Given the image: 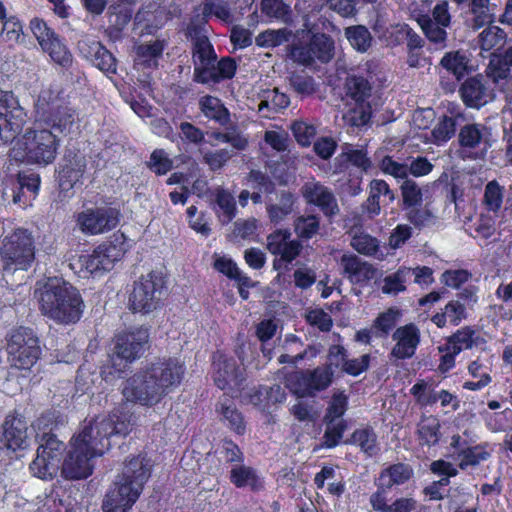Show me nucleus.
I'll return each mask as SVG.
<instances>
[{
  "mask_svg": "<svg viewBox=\"0 0 512 512\" xmlns=\"http://www.w3.org/2000/svg\"><path fill=\"white\" fill-rule=\"evenodd\" d=\"M80 53L106 76L117 73V59L97 40H83L78 43Z\"/></svg>",
  "mask_w": 512,
  "mask_h": 512,
  "instance_id": "25",
  "label": "nucleus"
},
{
  "mask_svg": "<svg viewBox=\"0 0 512 512\" xmlns=\"http://www.w3.org/2000/svg\"><path fill=\"white\" fill-rule=\"evenodd\" d=\"M486 340L480 333L470 325L461 327L453 332L445 340V343L438 347L442 355L438 369L441 373H447L455 367L456 357L465 350H471L474 347L482 346Z\"/></svg>",
  "mask_w": 512,
  "mask_h": 512,
  "instance_id": "11",
  "label": "nucleus"
},
{
  "mask_svg": "<svg viewBox=\"0 0 512 512\" xmlns=\"http://www.w3.org/2000/svg\"><path fill=\"white\" fill-rule=\"evenodd\" d=\"M346 95L353 103H370L372 85L362 75L348 76L345 83Z\"/></svg>",
  "mask_w": 512,
  "mask_h": 512,
  "instance_id": "43",
  "label": "nucleus"
},
{
  "mask_svg": "<svg viewBox=\"0 0 512 512\" xmlns=\"http://www.w3.org/2000/svg\"><path fill=\"white\" fill-rule=\"evenodd\" d=\"M320 218L317 215H301L294 220V231L298 240H309L318 233Z\"/></svg>",
  "mask_w": 512,
  "mask_h": 512,
  "instance_id": "55",
  "label": "nucleus"
},
{
  "mask_svg": "<svg viewBox=\"0 0 512 512\" xmlns=\"http://www.w3.org/2000/svg\"><path fill=\"white\" fill-rule=\"evenodd\" d=\"M164 48V43L160 40H156L151 44L140 45L137 48V55L142 60L144 67L156 69Z\"/></svg>",
  "mask_w": 512,
  "mask_h": 512,
  "instance_id": "57",
  "label": "nucleus"
},
{
  "mask_svg": "<svg viewBox=\"0 0 512 512\" xmlns=\"http://www.w3.org/2000/svg\"><path fill=\"white\" fill-rule=\"evenodd\" d=\"M30 29L43 52L47 53L55 64L65 69L72 66L73 55L65 40L49 27L43 19L39 17L31 19Z\"/></svg>",
  "mask_w": 512,
  "mask_h": 512,
  "instance_id": "14",
  "label": "nucleus"
},
{
  "mask_svg": "<svg viewBox=\"0 0 512 512\" xmlns=\"http://www.w3.org/2000/svg\"><path fill=\"white\" fill-rule=\"evenodd\" d=\"M192 60L194 67L209 64L211 60H217L215 49L207 36H198L193 41Z\"/></svg>",
  "mask_w": 512,
  "mask_h": 512,
  "instance_id": "49",
  "label": "nucleus"
},
{
  "mask_svg": "<svg viewBox=\"0 0 512 512\" xmlns=\"http://www.w3.org/2000/svg\"><path fill=\"white\" fill-rule=\"evenodd\" d=\"M344 444L358 447L367 458L377 456L380 451L377 434L369 425L355 429Z\"/></svg>",
  "mask_w": 512,
  "mask_h": 512,
  "instance_id": "35",
  "label": "nucleus"
},
{
  "mask_svg": "<svg viewBox=\"0 0 512 512\" xmlns=\"http://www.w3.org/2000/svg\"><path fill=\"white\" fill-rule=\"evenodd\" d=\"M29 446L28 423L17 410L10 411L0 425V453L16 454Z\"/></svg>",
  "mask_w": 512,
  "mask_h": 512,
  "instance_id": "15",
  "label": "nucleus"
},
{
  "mask_svg": "<svg viewBox=\"0 0 512 512\" xmlns=\"http://www.w3.org/2000/svg\"><path fill=\"white\" fill-rule=\"evenodd\" d=\"M198 108L201 114L217 123L221 127H226L231 123V113L224 102L217 96L206 94L198 100Z\"/></svg>",
  "mask_w": 512,
  "mask_h": 512,
  "instance_id": "34",
  "label": "nucleus"
},
{
  "mask_svg": "<svg viewBox=\"0 0 512 512\" xmlns=\"http://www.w3.org/2000/svg\"><path fill=\"white\" fill-rule=\"evenodd\" d=\"M460 117H462V114L458 113L455 116L443 115L438 119L437 124L432 130L435 143H446L455 136L457 119Z\"/></svg>",
  "mask_w": 512,
  "mask_h": 512,
  "instance_id": "51",
  "label": "nucleus"
},
{
  "mask_svg": "<svg viewBox=\"0 0 512 512\" xmlns=\"http://www.w3.org/2000/svg\"><path fill=\"white\" fill-rule=\"evenodd\" d=\"M118 208L103 206L87 208L78 213L76 221L82 232L89 235H99L115 229L121 220Z\"/></svg>",
  "mask_w": 512,
  "mask_h": 512,
  "instance_id": "17",
  "label": "nucleus"
},
{
  "mask_svg": "<svg viewBox=\"0 0 512 512\" xmlns=\"http://www.w3.org/2000/svg\"><path fill=\"white\" fill-rule=\"evenodd\" d=\"M457 142L462 159H484L491 147V129L484 123H466L459 128Z\"/></svg>",
  "mask_w": 512,
  "mask_h": 512,
  "instance_id": "13",
  "label": "nucleus"
},
{
  "mask_svg": "<svg viewBox=\"0 0 512 512\" xmlns=\"http://www.w3.org/2000/svg\"><path fill=\"white\" fill-rule=\"evenodd\" d=\"M369 503L375 512H413L417 507V501L412 497H399L388 504L387 493L382 492H373Z\"/></svg>",
  "mask_w": 512,
  "mask_h": 512,
  "instance_id": "36",
  "label": "nucleus"
},
{
  "mask_svg": "<svg viewBox=\"0 0 512 512\" xmlns=\"http://www.w3.org/2000/svg\"><path fill=\"white\" fill-rule=\"evenodd\" d=\"M6 350L12 367L19 370H30L42 354L38 336L32 328L25 326L10 331Z\"/></svg>",
  "mask_w": 512,
  "mask_h": 512,
  "instance_id": "9",
  "label": "nucleus"
},
{
  "mask_svg": "<svg viewBox=\"0 0 512 512\" xmlns=\"http://www.w3.org/2000/svg\"><path fill=\"white\" fill-rule=\"evenodd\" d=\"M186 367L177 357H158L133 374L123 388V396L130 402L152 407L179 387Z\"/></svg>",
  "mask_w": 512,
  "mask_h": 512,
  "instance_id": "2",
  "label": "nucleus"
},
{
  "mask_svg": "<svg viewBox=\"0 0 512 512\" xmlns=\"http://www.w3.org/2000/svg\"><path fill=\"white\" fill-rule=\"evenodd\" d=\"M237 71L236 61L225 56L220 60H211L209 64L194 67L193 81L199 84H219L224 80L232 79Z\"/></svg>",
  "mask_w": 512,
  "mask_h": 512,
  "instance_id": "21",
  "label": "nucleus"
},
{
  "mask_svg": "<svg viewBox=\"0 0 512 512\" xmlns=\"http://www.w3.org/2000/svg\"><path fill=\"white\" fill-rule=\"evenodd\" d=\"M303 198L307 203L317 206L327 217L339 212L337 199L333 192L321 182H307L301 188Z\"/></svg>",
  "mask_w": 512,
  "mask_h": 512,
  "instance_id": "27",
  "label": "nucleus"
},
{
  "mask_svg": "<svg viewBox=\"0 0 512 512\" xmlns=\"http://www.w3.org/2000/svg\"><path fill=\"white\" fill-rule=\"evenodd\" d=\"M225 128V132L213 131L210 135L211 138L221 143H228L238 151H243L248 147L249 140L242 134L237 125L230 123Z\"/></svg>",
  "mask_w": 512,
  "mask_h": 512,
  "instance_id": "48",
  "label": "nucleus"
},
{
  "mask_svg": "<svg viewBox=\"0 0 512 512\" xmlns=\"http://www.w3.org/2000/svg\"><path fill=\"white\" fill-rule=\"evenodd\" d=\"M148 337L147 331L141 329L119 334L115 344L116 357L125 364L134 362L143 354Z\"/></svg>",
  "mask_w": 512,
  "mask_h": 512,
  "instance_id": "26",
  "label": "nucleus"
},
{
  "mask_svg": "<svg viewBox=\"0 0 512 512\" xmlns=\"http://www.w3.org/2000/svg\"><path fill=\"white\" fill-rule=\"evenodd\" d=\"M217 411L222 416V421L233 433L239 436L246 433L245 418L231 399L225 398L220 401Z\"/></svg>",
  "mask_w": 512,
  "mask_h": 512,
  "instance_id": "39",
  "label": "nucleus"
},
{
  "mask_svg": "<svg viewBox=\"0 0 512 512\" xmlns=\"http://www.w3.org/2000/svg\"><path fill=\"white\" fill-rule=\"evenodd\" d=\"M417 22L421 27L425 37L430 42H433L435 44H441L442 47L445 46L447 40V32L445 30L446 27L434 23V21L428 14L420 15L417 18Z\"/></svg>",
  "mask_w": 512,
  "mask_h": 512,
  "instance_id": "54",
  "label": "nucleus"
},
{
  "mask_svg": "<svg viewBox=\"0 0 512 512\" xmlns=\"http://www.w3.org/2000/svg\"><path fill=\"white\" fill-rule=\"evenodd\" d=\"M152 473V464L145 453L128 456L124 471L108 489L102 503L103 512H127L140 497Z\"/></svg>",
  "mask_w": 512,
  "mask_h": 512,
  "instance_id": "4",
  "label": "nucleus"
},
{
  "mask_svg": "<svg viewBox=\"0 0 512 512\" xmlns=\"http://www.w3.org/2000/svg\"><path fill=\"white\" fill-rule=\"evenodd\" d=\"M487 78L496 85H505L512 79L511 68L497 53H492L485 70Z\"/></svg>",
  "mask_w": 512,
  "mask_h": 512,
  "instance_id": "46",
  "label": "nucleus"
},
{
  "mask_svg": "<svg viewBox=\"0 0 512 512\" xmlns=\"http://www.w3.org/2000/svg\"><path fill=\"white\" fill-rule=\"evenodd\" d=\"M289 81L293 90L301 97L311 96L316 92L315 80L308 74L294 72Z\"/></svg>",
  "mask_w": 512,
  "mask_h": 512,
  "instance_id": "63",
  "label": "nucleus"
},
{
  "mask_svg": "<svg viewBox=\"0 0 512 512\" xmlns=\"http://www.w3.org/2000/svg\"><path fill=\"white\" fill-rule=\"evenodd\" d=\"M41 314L61 325L76 324L85 304L80 291L63 278H48L35 290Z\"/></svg>",
  "mask_w": 512,
  "mask_h": 512,
  "instance_id": "3",
  "label": "nucleus"
},
{
  "mask_svg": "<svg viewBox=\"0 0 512 512\" xmlns=\"http://www.w3.org/2000/svg\"><path fill=\"white\" fill-rule=\"evenodd\" d=\"M36 113L49 126L64 132L70 130L75 121V111L67 106L46 102L40 95L35 105Z\"/></svg>",
  "mask_w": 512,
  "mask_h": 512,
  "instance_id": "22",
  "label": "nucleus"
},
{
  "mask_svg": "<svg viewBox=\"0 0 512 512\" xmlns=\"http://www.w3.org/2000/svg\"><path fill=\"white\" fill-rule=\"evenodd\" d=\"M332 364L300 372L298 382L303 387V395L314 396L316 392L323 391L330 386L334 377Z\"/></svg>",
  "mask_w": 512,
  "mask_h": 512,
  "instance_id": "29",
  "label": "nucleus"
},
{
  "mask_svg": "<svg viewBox=\"0 0 512 512\" xmlns=\"http://www.w3.org/2000/svg\"><path fill=\"white\" fill-rule=\"evenodd\" d=\"M507 38L506 32L495 25H489L479 34L480 48L484 51H490L496 47L504 45Z\"/></svg>",
  "mask_w": 512,
  "mask_h": 512,
  "instance_id": "56",
  "label": "nucleus"
},
{
  "mask_svg": "<svg viewBox=\"0 0 512 512\" xmlns=\"http://www.w3.org/2000/svg\"><path fill=\"white\" fill-rule=\"evenodd\" d=\"M212 368V378L219 389L239 390L242 387L245 375L234 357L217 351L213 354Z\"/></svg>",
  "mask_w": 512,
  "mask_h": 512,
  "instance_id": "18",
  "label": "nucleus"
},
{
  "mask_svg": "<svg viewBox=\"0 0 512 512\" xmlns=\"http://www.w3.org/2000/svg\"><path fill=\"white\" fill-rule=\"evenodd\" d=\"M442 437L441 423L435 415H423L417 424V438L421 446L432 447L439 443Z\"/></svg>",
  "mask_w": 512,
  "mask_h": 512,
  "instance_id": "40",
  "label": "nucleus"
},
{
  "mask_svg": "<svg viewBox=\"0 0 512 512\" xmlns=\"http://www.w3.org/2000/svg\"><path fill=\"white\" fill-rule=\"evenodd\" d=\"M285 389L279 384L272 386L259 385L248 394V401L261 411H268L271 407L283 403L286 400Z\"/></svg>",
  "mask_w": 512,
  "mask_h": 512,
  "instance_id": "33",
  "label": "nucleus"
},
{
  "mask_svg": "<svg viewBox=\"0 0 512 512\" xmlns=\"http://www.w3.org/2000/svg\"><path fill=\"white\" fill-rule=\"evenodd\" d=\"M346 36L352 47L360 52L367 51L371 46L370 32L364 26L358 25L347 28Z\"/></svg>",
  "mask_w": 512,
  "mask_h": 512,
  "instance_id": "64",
  "label": "nucleus"
},
{
  "mask_svg": "<svg viewBox=\"0 0 512 512\" xmlns=\"http://www.w3.org/2000/svg\"><path fill=\"white\" fill-rule=\"evenodd\" d=\"M338 357L342 361V371L353 377H357L367 371L371 362L370 354H363L359 358L347 359V350L342 345H334L329 349V359L332 360Z\"/></svg>",
  "mask_w": 512,
  "mask_h": 512,
  "instance_id": "38",
  "label": "nucleus"
},
{
  "mask_svg": "<svg viewBox=\"0 0 512 512\" xmlns=\"http://www.w3.org/2000/svg\"><path fill=\"white\" fill-rule=\"evenodd\" d=\"M466 318V308L457 300L449 301L442 312L434 314L431 321L438 327L444 328L449 320L453 326H458Z\"/></svg>",
  "mask_w": 512,
  "mask_h": 512,
  "instance_id": "44",
  "label": "nucleus"
},
{
  "mask_svg": "<svg viewBox=\"0 0 512 512\" xmlns=\"http://www.w3.org/2000/svg\"><path fill=\"white\" fill-rule=\"evenodd\" d=\"M246 183L252 190H260L270 195L276 190V185L269 175L258 169H251L246 177Z\"/></svg>",
  "mask_w": 512,
  "mask_h": 512,
  "instance_id": "60",
  "label": "nucleus"
},
{
  "mask_svg": "<svg viewBox=\"0 0 512 512\" xmlns=\"http://www.w3.org/2000/svg\"><path fill=\"white\" fill-rule=\"evenodd\" d=\"M213 209L221 224H229L237 214L234 196L224 188H217L215 191Z\"/></svg>",
  "mask_w": 512,
  "mask_h": 512,
  "instance_id": "42",
  "label": "nucleus"
},
{
  "mask_svg": "<svg viewBox=\"0 0 512 512\" xmlns=\"http://www.w3.org/2000/svg\"><path fill=\"white\" fill-rule=\"evenodd\" d=\"M348 405L349 399L344 391L333 393L323 417L325 424H332L339 419L342 420L341 418L348 410Z\"/></svg>",
  "mask_w": 512,
  "mask_h": 512,
  "instance_id": "50",
  "label": "nucleus"
},
{
  "mask_svg": "<svg viewBox=\"0 0 512 512\" xmlns=\"http://www.w3.org/2000/svg\"><path fill=\"white\" fill-rule=\"evenodd\" d=\"M147 167L155 173V175L162 176L173 169L174 162L164 149L157 148L150 154Z\"/></svg>",
  "mask_w": 512,
  "mask_h": 512,
  "instance_id": "59",
  "label": "nucleus"
},
{
  "mask_svg": "<svg viewBox=\"0 0 512 512\" xmlns=\"http://www.w3.org/2000/svg\"><path fill=\"white\" fill-rule=\"evenodd\" d=\"M399 316L400 312L395 308H388L386 311L379 313L372 323L374 335L380 338L387 337L396 326Z\"/></svg>",
  "mask_w": 512,
  "mask_h": 512,
  "instance_id": "53",
  "label": "nucleus"
},
{
  "mask_svg": "<svg viewBox=\"0 0 512 512\" xmlns=\"http://www.w3.org/2000/svg\"><path fill=\"white\" fill-rule=\"evenodd\" d=\"M28 119L12 91L0 90V145L12 143L21 133Z\"/></svg>",
  "mask_w": 512,
  "mask_h": 512,
  "instance_id": "12",
  "label": "nucleus"
},
{
  "mask_svg": "<svg viewBox=\"0 0 512 512\" xmlns=\"http://www.w3.org/2000/svg\"><path fill=\"white\" fill-rule=\"evenodd\" d=\"M85 158L74 151H67L57 170V181L60 192L71 191L80 181L85 172Z\"/></svg>",
  "mask_w": 512,
  "mask_h": 512,
  "instance_id": "23",
  "label": "nucleus"
},
{
  "mask_svg": "<svg viewBox=\"0 0 512 512\" xmlns=\"http://www.w3.org/2000/svg\"><path fill=\"white\" fill-rule=\"evenodd\" d=\"M130 421L119 412L97 417L71 439V449L62 464L61 475L68 480L86 479L93 473L91 460L111 447V437L126 436Z\"/></svg>",
  "mask_w": 512,
  "mask_h": 512,
  "instance_id": "1",
  "label": "nucleus"
},
{
  "mask_svg": "<svg viewBox=\"0 0 512 512\" xmlns=\"http://www.w3.org/2000/svg\"><path fill=\"white\" fill-rule=\"evenodd\" d=\"M228 478L237 489H248L252 493L265 490L264 476L256 468L244 463L231 467Z\"/></svg>",
  "mask_w": 512,
  "mask_h": 512,
  "instance_id": "28",
  "label": "nucleus"
},
{
  "mask_svg": "<svg viewBox=\"0 0 512 512\" xmlns=\"http://www.w3.org/2000/svg\"><path fill=\"white\" fill-rule=\"evenodd\" d=\"M43 507L46 512H72L73 506L70 497L61 486L53 485L46 493Z\"/></svg>",
  "mask_w": 512,
  "mask_h": 512,
  "instance_id": "45",
  "label": "nucleus"
},
{
  "mask_svg": "<svg viewBox=\"0 0 512 512\" xmlns=\"http://www.w3.org/2000/svg\"><path fill=\"white\" fill-rule=\"evenodd\" d=\"M372 117L371 103H353L346 115L345 119L353 127H362L367 125Z\"/></svg>",
  "mask_w": 512,
  "mask_h": 512,
  "instance_id": "61",
  "label": "nucleus"
},
{
  "mask_svg": "<svg viewBox=\"0 0 512 512\" xmlns=\"http://www.w3.org/2000/svg\"><path fill=\"white\" fill-rule=\"evenodd\" d=\"M267 250L274 256L273 269H281V262L292 263L301 253L303 246L300 240L291 239L289 229H276L267 236Z\"/></svg>",
  "mask_w": 512,
  "mask_h": 512,
  "instance_id": "19",
  "label": "nucleus"
},
{
  "mask_svg": "<svg viewBox=\"0 0 512 512\" xmlns=\"http://www.w3.org/2000/svg\"><path fill=\"white\" fill-rule=\"evenodd\" d=\"M126 253L125 236L114 235V240H107L96 246L91 253L79 257L82 269L91 275H101L113 269L115 263Z\"/></svg>",
  "mask_w": 512,
  "mask_h": 512,
  "instance_id": "10",
  "label": "nucleus"
},
{
  "mask_svg": "<svg viewBox=\"0 0 512 512\" xmlns=\"http://www.w3.org/2000/svg\"><path fill=\"white\" fill-rule=\"evenodd\" d=\"M261 11L270 18L291 22L292 11L283 0H261Z\"/></svg>",
  "mask_w": 512,
  "mask_h": 512,
  "instance_id": "58",
  "label": "nucleus"
},
{
  "mask_svg": "<svg viewBox=\"0 0 512 512\" xmlns=\"http://www.w3.org/2000/svg\"><path fill=\"white\" fill-rule=\"evenodd\" d=\"M334 41L323 32L311 29H299L294 33L293 41L287 47V54L294 62L311 66L316 60L328 63L334 56Z\"/></svg>",
  "mask_w": 512,
  "mask_h": 512,
  "instance_id": "6",
  "label": "nucleus"
},
{
  "mask_svg": "<svg viewBox=\"0 0 512 512\" xmlns=\"http://www.w3.org/2000/svg\"><path fill=\"white\" fill-rule=\"evenodd\" d=\"M36 259V244L32 232L17 227L6 235L0 246V260L3 273L13 274L15 271H27Z\"/></svg>",
  "mask_w": 512,
  "mask_h": 512,
  "instance_id": "7",
  "label": "nucleus"
},
{
  "mask_svg": "<svg viewBox=\"0 0 512 512\" xmlns=\"http://www.w3.org/2000/svg\"><path fill=\"white\" fill-rule=\"evenodd\" d=\"M392 338L396 343L392 347L389 356L396 360L412 358L421 341L420 330L414 323H408L398 327L394 331Z\"/></svg>",
  "mask_w": 512,
  "mask_h": 512,
  "instance_id": "24",
  "label": "nucleus"
},
{
  "mask_svg": "<svg viewBox=\"0 0 512 512\" xmlns=\"http://www.w3.org/2000/svg\"><path fill=\"white\" fill-rule=\"evenodd\" d=\"M167 289L166 276L162 272L151 270L140 276L128 297L129 310L149 314L161 308L167 297Z\"/></svg>",
  "mask_w": 512,
  "mask_h": 512,
  "instance_id": "8",
  "label": "nucleus"
},
{
  "mask_svg": "<svg viewBox=\"0 0 512 512\" xmlns=\"http://www.w3.org/2000/svg\"><path fill=\"white\" fill-rule=\"evenodd\" d=\"M42 448L41 452L38 449L36 458L30 464V469L40 479L52 478L55 473L54 459L46 447Z\"/></svg>",
  "mask_w": 512,
  "mask_h": 512,
  "instance_id": "52",
  "label": "nucleus"
},
{
  "mask_svg": "<svg viewBox=\"0 0 512 512\" xmlns=\"http://www.w3.org/2000/svg\"><path fill=\"white\" fill-rule=\"evenodd\" d=\"M41 184L38 173L19 171L16 176V186L13 189V203L25 208L37 196Z\"/></svg>",
  "mask_w": 512,
  "mask_h": 512,
  "instance_id": "32",
  "label": "nucleus"
},
{
  "mask_svg": "<svg viewBox=\"0 0 512 512\" xmlns=\"http://www.w3.org/2000/svg\"><path fill=\"white\" fill-rule=\"evenodd\" d=\"M340 264L343 268L344 276L353 285L365 286L375 276V268L354 255L344 254L341 257Z\"/></svg>",
  "mask_w": 512,
  "mask_h": 512,
  "instance_id": "31",
  "label": "nucleus"
},
{
  "mask_svg": "<svg viewBox=\"0 0 512 512\" xmlns=\"http://www.w3.org/2000/svg\"><path fill=\"white\" fill-rule=\"evenodd\" d=\"M450 448L453 450L452 460L462 471L480 467L492 458L494 452L490 442L485 441L472 445L459 434H454L451 437Z\"/></svg>",
  "mask_w": 512,
  "mask_h": 512,
  "instance_id": "16",
  "label": "nucleus"
},
{
  "mask_svg": "<svg viewBox=\"0 0 512 512\" xmlns=\"http://www.w3.org/2000/svg\"><path fill=\"white\" fill-rule=\"evenodd\" d=\"M459 96L467 108L480 109L495 98L482 74L467 77L459 87Z\"/></svg>",
  "mask_w": 512,
  "mask_h": 512,
  "instance_id": "20",
  "label": "nucleus"
},
{
  "mask_svg": "<svg viewBox=\"0 0 512 512\" xmlns=\"http://www.w3.org/2000/svg\"><path fill=\"white\" fill-rule=\"evenodd\" d=\"M440 66L458 81L473 70L467 51L462 49L446 52L440 60Z\"/></svg>",
  "mask_w": 512,
  "mask_h": 512,
  "instance_id": "37",
  "label": "nucleus"
},
{
  "mask_svg": "<svg viewBox=\"0 0 512 512\" xmlns=\"http://www.w3.org/2000/svg\"><path fill=\"white\" fill-rule=\"evenodd\" d=\"M503 203V189L496 180L487 183L484 191L483 204L487 211L498 212Z\"/></svg>",
  "mask_w": 512,
  "mask_h": 512,
  "instance_id": "62",
  "label": "nucleus"
},
{
  "mask_svg": "<svg viewBox=\"0 0 512 512\" xmlns=\"http://www.w3.org/2000/svg\"><path fill=\"white\" fill-rule=\"evenodd\" d=\"M59 146L60 140L51 130L28 128L12 148L11 156L16 161L46 167L55 161Z\"/></svg>",
  "mask_w": 512,
  "mask_h": 512,
  "instance_id": "5",
  "label": "nucleus"
},
{
  "mask_svg": "<svg viewBox=\"0 0 512 512\" xmlns=\"http://www.w3.org/2000/svg\"><path fill=\"white\" fill-rule=\"evenodd\" d=\"M293 38L294 34L288 28L267 29L257 35L255 42L257 46L262 48H275L290 40L293 41Z\"/></svg>",
  "mask_w": 512,
  "mask_h": 512,
  "instance_id": "47",
  "label": "nucleus"
},
{
  "mask_svg": "<svg viewBox=\"0 0 512 512\" xmlns=\"http://www.w3.org/2000/svg\"><path fill=\"white\" fill-rule=\"evenodd\" d=\"M347 163L359 168V172H368L372 167L371 159L365 149H349L339 154L334 160V173L344 172Z\"/></svg>",
  "mask_w": 512,
  "mask_h": 512,
  "instance_id": "41",
  "label": "nucleus"
},
{
  "mask_svg": "<svg viewBox=\"0 0 512 512\" xmlns=\"http://www.w3.org/2000/svg\"><path fill=\"white\" fill-rule=\"evenodd\" d=\"M413 469L406 463H394L383 468L375 480L374 492L388 493L394 486L407 483L413 477Z\"/></svg>",
  "mask_w": 512,
  "mask_h": 512,
  "instance_id": "30",
  "label": "nucleus"
}]
</instances>
